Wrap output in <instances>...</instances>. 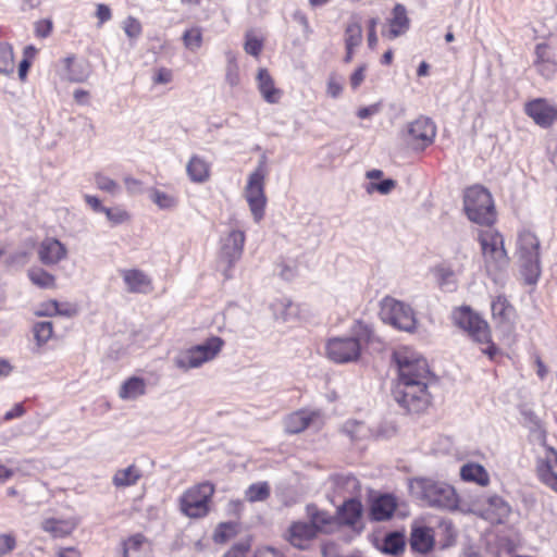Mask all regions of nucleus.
I'll use <instances>...</instances> for the list:
<instances>
[{
    "instance_id": "f257e3e1",
    "label": "nucleus",
    "mask_w": 557,
    "mask_h": 557,
    "mask_svg": "<svg viewBox=\"0 0 557 557\" xmlns=\"http://www.w3.org/2000/svg\"><path fill=\"white\" fill-rule=\"evenodd\" d=\"M398 370L395 400L407 411L420 413L430 403L428 391L430 369L426 359L409 347H400L393 354Z\"/></svg>"
},
{
    "instance_id": "f03ea898",
    "label": "nucleus",
    "mask_w": 557,
    "mask_h": 557,
    "mask_svg": "<svg viewBox=\"0 0 557 557\" xmlns=\"http://www.w3.org/2000/svg\"><path fill=\"white\" fill-rule=\"evenodd\" d=\"M375 334L372 326L357 321L349 335L332 337L326 342V356L335 363H350L359 360L364 346L373 343Z\"/></svg>"
},
{
    "instance_id": "7ed1b4c3",
    "label": "nucleus",
    "mask_w": 557,
    "mask_h": 557,
    "mask_svg": "<svg viewBox=\"0 0 557 557\" xmlns=\"http://www.w3.org/2000/svg\"><path fill=\"white\" fill-rule=\"evenodd\" d=\"M410 491L430 507L446 510H454L458 507L455 488L445 482L417 478L410 481Z\"/></svg>"
},
{
    "instance_id": "20e7f679",
    "label": "nucleus",
    "mask_w": 557,
    "mask_h": 557,
    "mask_svg": "<svg viewBox=\"0 0 557 557\" xmlns=\"http://www.w3.org/2000/svg\"><path fill=\"white\" fill-rule=\"evenodd\" d=\"M453 320L455 324L461 330L466 331L473 341L486 344L481 350L487 355L490 359H494L498 354V348L491 341V331L488 324L478 313L471 310L470 307H461L453 312Z\"/></svg>"
},
{
    "instance_id": "39448f33",
    "label": "nucleus",
    "mask_w": 557,
    "mask_h": 557,
    "mask_svg": "<svg viewBox=\"0 0 557 557\" xmlns=\"http://www.w3.org/2000/svg\"><path fill=\"white\" fill-rule=\"evenodd\" d=\"M463 207L468 219L473 223L490 226L495 222L492 195L481 186H472L465 191Z\"/></svg>"
},
{
    "instance_id": "423d86ee",
    "label": "nucleus",
    "mask_w": 557,
    "mask_h": 557,
    "mask_svg": "<svg viewBox=\"0 0 557 557\" xmlns=\"http://www.w3.org/2000/svg\"><path fill=\"white\" fill-rule=\"evenodd\" d=\"M223 346L224 341L221 337L210 336L202 343L181 351L174 358V364L183 371L200 368L206 362L215 359Z\"/></svg>"
},
{
    "instance_id": "0eeeda50",
    "label": "nucleus",
    "mask_w": 557,
    "mask_h": 557,
    "mask_svg": "<svg viewBox=\"0 0 557 557\" xmlns=\"http://www.w3.org/2000/svg\"><path fill=\"white\" fill-rule=\"evenodd\" d=\"M380 317L384 323L400 331L412 332L416 327L411 307L392 297L382 300Z\"/></svg>"
},
{
    "instance_id": "6e6552de",
    "label": "nucleus",
    "mask_w": 557,
    "mask_h": 557,
    "mask_svg": "<svg viewBox=\"0 0 557 557\" xmlns=\"http://www.w3.org/2000/svg\"><path fill=\"white\" fill-rule=\"evenodd\" d=\"M264 180V161H261L257 169L250 173L245 187V197L256 222H259L264 215V208L267 203Z\"/></svg>"
},
{
    "instance_id": "1a4fd4ad",
    "label": "nucleus",
    "mask_w": 557,
    "mask_h": 557,
    "mask_svg": "<svg viewBox=\"0 0 557 557\" xmlns=\"http://www.w3.org/2000/svg\"><path fill=\"white\" fill-rule=\"evenodd\" d=\"M214 493L211 483L205 482L189 488L181 498L182 511L190 518H200L207 515L208 503Z\"/></svg>"
},
{
    "instance_id": "9d476101",
    "label": "nucleus",
    "mask_w": 557,
    "mask_h": 557,
    "mask_svg": "<svg viewBox=\"0 0 557 557\" xmlns=\"http://www.w3.org/2000/svg\"><path fill=\"white\" fill-rule=\"evenodd\" d=\"M482 253L487 265L503 269L508 263L507 252L504 248L503 236L497 232H485L479 237Z\"/></svg>"
},
{
    "instance_id": "9b49d317",
    "label": "nucleus",
    "mask_w": 557,
    "mask_h": 557,
    "mask_svg": "<svg viewBox=\"0 0 557 557\" xmlns=\"http://www.w3.org/2000/svg\"><path fill=\"white\" fill-rule=\"evenodd\" d=\"M492 319L503 334H511L515 329L516 310L503 295L497 296L491 304Z\"/></svg>"
},
{
    "instance_id": "f8f14e48",
    "label": "nucleus",
    "mask_w": 557,
    "mask_h": 557,
    "mask_svg": "<svg viewBox=\"0 0 557 557\" xmlns=\"http://www.w3.org/2000/svg\"><path fill=\"white\" fill-rule=\"evenodd\" d=\"M221 259L225 261L228 268L224 271L225 277H231L230 269L242 258L245 234L243 231L233 230L221 240Z\"/></svg>"
},
{
    "instance_id": "ddd939ff",
    "label": "nucleus",
    "mask_w": 557,
    "mask_h": 557,
    "mask_svg": "<svg viewBox=\"0 0 557 557\" xmlns=\"http://www.w3.org/2000/svg\"><path fill=\"white\" fill-rule=\"evenodd\" d=\"M436 135V126L433 121L425 116H420L408 126V136L410 143L416 148L423 149L431 145Z\"/></svg>"
},
{
    "instance_id": "4468645a",
    "label": "nucleus",
    "mask_w": 557,
    "mask_h": 557,
    "mask_svg": "<svg viewBox=\"0 0 557 557\" xmlns=\"http://www.w3.org/2000/svg\"><path fill=\"white\" fill-rule=\"evenodd\" d=\"M38 260L52 267L67 258V248L54 237H45L37 247Z\"/></svg>"
},
{
    "instance_id": "2eb2a0df",
    "label": "nucleus",
    "mask_w": 557,
    "mask_h": 557,
    "mask_svg": "<svg viewBox=\"0 0 557 557\" xmlns=\"http://www.w3.org/2000/svg\"><path fill=\"white\" fill-rule=\"evenodd\" d=\"M525 113L542 127H548L557 120V108L542 98L528 102Z\"/></svg>"
},
{
    "instance_id": "dca6fc26",
    "label": "nucleus",
    "mask_w": 557,
    "mask_h": 557,
    "mask_svg": "<svg viewBox=\"0 0 557 557\" xmlns=\"http://www.w3.org/2000/svg\"><path fill=\"white\" fill-rule=\"evenodd\" d=\"M65 74L64 77L72 83H83L91 74V66L86 60H77L74 57H67L63 60Z\"/></svg>"
},
{
    "instance_id": "f3484780",
    "label": "nucleus",
    "mask_w": 557,
    "mask_h": 557,
    "mask_svg": "<svg viewBox=\"0 0 557 557\" xmlns=\"http://www.w3.org/2000/svg\"><path fill=\"white\" fill-rule=\"evenodd\" d=\"M397 507L394 496L389 494L380 495L371 503L370 517L374 521H385L393 517Z\"/></svg>"
},
{
    "instance_id": "a211bd4d",
    "label": "nucleus",
    "mask_w": 557,
    "mask_h": 557,
    "mask_svg": "<svg viewBox=\"0 0 557 557\" xmlns=\"http://www.w3.org/2000/svg\"><path fill=\"white\" fill-rule=\"evenodd\" d=\"M434 546L433 530L426 525H413L410 534V547L412 550L425 554Z\"/></svg>"
},
{
    "instance_id": "6ab92c4d",
    "label": "nucleus",
    "mask_w": 557,
    "mask_h": 557,
    "mask_svg": "<svg viewBox=\"0 0 557 557\" xmlns=\"http://www.w3.org/2000/svg\"><path fill=\"white\" fill-rule=\"evenodd\" d=\"M40 527L53 539H62L72 534L77 522L74 519L46 518L41 521Z\"/></svg>"
},
{
    "instance_id": "aec40b11",
    "label": "nucleus",
    "mask_w": 557,
    "mask_h": 557,
    "mask_svg": "<svg viewBox=\"0 0 557 557\" xmlns=\"http://www.w3.org/2000/svg\"><path fill=\"white\" fill-rule=\"evenodd\" d=\"M310 522H294L289 528V542L293 546L304 549L306 543L317 536Z\"/></svg>"
},
{
    "instance_id": "412c9836",
    "label": "nucleus",
    "mask_w": 557,
    "mask_h": 557,
    "mask_svg": "<svg viewBox=\"0 0 557 557\" xmlns=\"http://www.w3.org/2000/svg\"><path fill=\"white\" fill-rule=\"evenodd\" d=\"M362 515V505L357 499L346 500L337 510V519L341 524L355 527Z\"/></svg>"
},
{
    "instance_id": "4be33fe9",
    "label": "nucleus",
    "mask_w": 557,
    "mask_h": 557,
    "mask_svg": "<svg viewBox=\"0 0 557 557\" xmlns=\"http://www.w3.org/2000/svg\"><path fill=\"white\" fill-rule=\"evenodd\" d=\"M314 417L315 412L308 410L293 412L284 420L285 431L289 434L300 433L309 426Z\"/></svg>"
},
{
    "instance_id": "5701e85b",
    "label": "nucleus",
    "mask_w": 557,
    "mask_h": 557,
    "mask_svg": "<svg viewBox=\"0 0 557 557\" xmlns=\"http://www.w3.org/2000/svg\"><path fill=\"white\" fill-rule=\"evenodd\" d=\"M259 91L269 103H276L280 99V90L275 88L274 82L265 69H260L257 75Z\"/></svg>"
},
{
    "instance_id": "b1692460",
    "label": "nucleus",
    "mask_w": 557,
    "mask_h": 557,
    "mask_svg": "<svg viewBox=\"0 0 557 557\" xmlns=\"http://www.w3.org/2000/svg\"><path fill=\"white\" fill-rule=\"evenodd\" d=\"M409 28V20L407 17L406 9L401 4H396L393 10V17L389 21V29L387 37L395 39L405 34Z\"/></svg>"
},
{
    "instance_id": "393cba45",
    "label": "nucleus",
    "mask_w": 557,
    "mask_h": 557,
    "mask_svg": "<svg viewBox=\"0 0 557 557\" xmlns=\"http://www.w3.org/2000/svg\"><path fill=\"white\" fill-rule=\"evenodd\" d=\"M540 242L530 231H523L518 236L519 259L540 256Z\"/></svg>"
},
{
    "instance_id": "a878e982",
    "label": "nucleus",
    "mask_w": 557,
    "mask_h": 557,
    "mask_svg": "<svg viewBox=\"0 0 557 557\" xmlns=\"http://www.w3.org/2000/svg\"><path fill=\"white\" fill-rule=\"evenodd\" d=\"M460 476L463 481L474 482L481 486H486L490 482L487 471L479 463H466L460 469Z\"/></svg>"
},
{
    "instance_id": "bb28decb",
    "label": "nucleus",
    "mask_w": 557,
    "mask_h": 557,
    "mask_svg": "<svg viewBox=\"0 0 557 557\" xmlns=\"http://www.w3.org/2000/svg\"><path fill=\"white\" fill-rule=\"evenodd\" d=\"M29 281L37 287L44 289H53L57 287V278L40 267H32L27 271Z\"/></svg>"
},
{
    "instance_id": "cd10ccee",
    "label": "nucleus",
    "mask_w": 557,
    "mask_h": 557,
    "mask_svg": "<svg viewBox=\"0 0 557 557\" xmlns=\"http://www.w3.org/2000/svg\"><path fill=\"white\" fill-rule=\"evenodd\" d=\"M307 513L310 518V524L314 527V531L326 532L327 527L334 522L333 516H331L327 511L319 510L315 506L309 505L307 506Z\"/></svg>"
},
{
    "instance_id": "c85d7f7f",
    "label": "nucleus",
    "mask_w": 557,
    "mask_h": 557,
    "mask_svg": "<svg viewBox=\"0 0 557 557\" xmlns=\"http://www.w3.org/2000/svg\"><path fill=\"white\" fill-rule=\"evenodd\" d=\"M405 536L403 533L394 531L387 533L380 546V550L386 555L396 556L405 548Z\"/></svg>"
},
{
    "instance_id": "c756f323",
    "label": "nucleus",
    "mask_w": 557,
    "mask_h": 557,
    "mask_svg": "<svg viewBox=\"0 0 557 557\" xmlns=\"http://www.w3.org/2000/svg\"><path fill=\"white\" fill-rule=\"evenodd\" d=\"M521 274L527 284H535L541 274L540 256L519 259Z\"/></svg>"
},
{
    "instance_id": "7c9ffc66",
    "label": "nucleus",
    "mask_w": 557,
    "mask_h": 557,
    "mask_svg": "<svg viewBox=\"0 0 557 557\" xmlns=\"http://www.w3.org/2000/svg\"><path fill=\"white\" fill-rule=\"evenodd\" d=\"M188 176L194 182H205L209 177L208 163L198 156H193L186 166Z\"/></svg>"
},
{
    "instance_id": "2f4dec72",
    "label": "nucleus",
    "mask_w": 557,
    "mask_h": 557,
    "mask_svg": "<svg viewBox=\"0 0 557 557\" xmlns=\"http://www.w3.org/2000/svg\"><path fill=\"white\" fill-rule=\"evenodd\" d=\"M139 479V470L135 465L116 471L113 476V483L117 487H125L135 484Z\"/></svg>"
},
{
    "instance_id": "473e14b6",
    "label": "nucleus",
    "mask_w": 557,
    "mask_h": 557,
    "mask_svg": "<svg viewBox=\"0 0 557 557\" xmlns=\"http://www.w3.org/2000/svg\"><path fill=\"white\" fill-rule=\"evenodd\" d=\"M438 285L445 292H454L457 287L455 272L446 265H440L435 270Z\"/></svg>"
},
{
    "instance_id": "72a5a7b5",
    "label": "nucleus",
    "mask_w": 557,
    "mask_h": 557,
    "mask_svg": "<svg viewBox=\"0 0 557 557\" xmlns=\"http://www.w3.org/2000/svg\"><path fill=\"white\" fill-rule=\"evenodd\" d=\"M149 199L161 210H172L177 206L176 197L159 189H150Z\"/></svg>"
},
{
    "instance_id": "f704fd0d",
    "label": "nucleus",
    "mask_w": 557,
    "mask_h": 557,
    "mask_svg": "<svg viewBox=\"0 0 557 557\" xmlns=\"http://www.w3.org/2000/svg\"><path fill=\"white\" fill-rule=\"evenodd\" d=\"M15 62L13 49L9 44L0 42V72L9 75L14 72Z\"/></svg>"
},
{
    "instance_id": "c9c22d12",
    "label": "nucleus",
    "mask_w": 557,
    "mask_h": 557,
    "mask_svg": "<svg viewBox=\"0 0 557 557\" xmlns=\"http://www.w3.org/2000/svg\"><path fill=\"white\" fill-rule=\"evenodd\" d=\"M139 395V376L133 375L120 387L119 396L123 400H134Z\"/></svg>"
},
{
    "instance_id": "e433bc0d",
    "label": "nucleus",
    "mask_w": 557,
    "mask_h": 557,
    "mask_svg": "<svg viewBox=\"0 0 557 557\" xmlns=\"http://www.w3.org/2000/svg\"><path fill=\"white\" fill-rule=\"evenodd\" d=\"M226 73H225V81L226 83L235 87L240 83V76H239V67L236 62V57L232 51H228L226 53Z\"/></svg>"
},
{
    "instance_id": "4c0bfd02",
    "label": "nucleus",
    "mask_w": 557,
    "mask_h": 557,
    "mask_svg": "<svg viewBox=\"0 0 557 557\" xmlns=\"http://www.w3.org/2000/svg\"><path fill=\"white\" fill-rule=\"evenodd\" d=\"M245 494L250 503L263 502L270 496V487L267 482L255 483L247 488Z\"/></svg>"
},
{
    "instance_id": "58836bf2",
    "label": "nucleus",
    "mask_w": 557,
    "mask_h": 557,
    "mask_svg": "<svg viewBox=\"0 0 557 557\" xmlns=\"http://www.w3.org/2000/svg\"><path fill=\"white\" fill-rule=\"evenodd\" d=\"M362 41V27L357 22H351L345 30V47L357 48Z\"/></svg>"
},
{
    "instance_id": "ea45409f",
    "label": "nucleus",
    "mask_w": 557,
    "mask_h": 557,
    "mask_svg": "<svg viewBox=\"0 0 557 557\" xmlns=\"http://www.w3.org/2000/svg\"><path fill=\"white\" fill-rule=\"evenodd\" d=\"M183 42L186 49L190 51L198 50L202 45V33L199 27H193L183 34Z\"/></svg>"
},
{
    "instance_id": "a19ab883",
    "label": "nucleus",
    "mask_w": 557,
    "mask_h": 557,
    "mask_svg": "<svg viewBox=\"0 0 557 557\" xmlns=\"http://www.w3.org/2000/svg\"><path fill=\"white\" fill-rule=\"evenodd\" d=\"M537 474L540 480L557 493V473L553 471L552 466L547 462H542L537 467Z\"/></svg>"
},
{
    "instance_id": "79ce46f5",
    "label": "nucleus",
    "mask_w": 557,
    "mask_h": 557,
    "mask_svg": "<svg viewBox=\"0 0 557 557\" xmlns=\"http://www.w3.org/2000/svg\"><path fill=\"white\" fill-rule=\"evenodd\" d=\"M490 509L495 512L498 520L507 518L510 513V506L502 497L497 495L490 496L487 498Z\"/></svg>"
},
{
    "instance_id": "37998d69",
    "label": "nucleus",
    "mask_w": 557,
    "mask_h": 557,
    "mask_svg": "<svg viewBox=\"0 0 557 557\" xmlns=\"http://www.w3.org/2000/svg\"><path fill=\"white\" fill-rule=\"evenodd\" d=\"M53 334V326L50 321H41L34 325V336L38 345L46 344Z\"/></svg>"
},
{
    "instance_id": "c03bdc74",
    "label": "nucleus",
    "mask_w": 557,
    "mask_h": 557,
    "mask_svg": "<svg viewBox=\"0 0 557 557\" xmlns=\"http://www.w3.org/2000/svg\"><path fill=\"white\" fill-rule=\"evenodd\" d=\"M263 49L262 39L256 37L251 30L245 35L244 50L247 54L258 58Z\"/></svg>"
},
{
    "instance_id": "a18cd8bd",
    "label": "nucleus",
    "mask_w": 557,
    "mask_h": 557,
    "mask_svg": "<svg viewBox=\"0 0 557 557\" xmlns=\"http://www.w3.org/2000/svg\"><path fill=\"white\" fill-rule=\"evenodd\" d=\"M95 183L100 190L112 196L117 195L121 190L120 185L115 181L102 174H96Z\"/></svg>"
},
{
    "instance_id": "49530a36",
    "label": "nucleus",
    "mask_w": 557,
    "mask_h": 557,
    "mask_svg": "<svg viewBox=\"0 0 557 557\" xmlns=\"http://www.w3.org/2000/svg\"><path fill=\"white\" fill-rule=\"evenodd\" d=\"M396 187V181L392 178H385L379 183L371 182L367 185L366 190L368 194L377 191L381 195H388Z\"/></svg>"
},
{
    "instance_id": "de8ad7c7",
    "label": "nucleus",
    "mask_w": 557,
    "mask_h": 557,
    "mask_svg": "<svg viewBox=\"0 0 557 557\" xmlns=\"http://www.w3.org/2000/svg\"><path fill=\"white\" fill-rule=\"evenodd\" d=\"M236 532V524L232 522L221 523L213 534L215 543H225Z\"/></svg>"
},
{
    "instance_id": "09e8293b",
    "label": "nucleus",
    "mask_w": 557,
    "mask_h": 557,
    "mask_svg": "<svg viewBox=\"0 0 557 557\" xmlns=\"http://www.w3.org/2000/svg\"><path fill=\"white\" fill-rule=\"evenodd\" d=\"M103 213L112 225L123 224L129 220V214L119 207L106 208Z\"/></svg>"
},
{
    "instance_id": "8fccbe9b",
    "label": "nucleus",
    "mask_w": 557,
    "mask_h": 557,
    "mask_svg": "<svg viewBox=\"0 0 557 557\" xmlns=\"http://www.w3.org/2000/svg\"><path fill=\"white\" fill-rule=\"evenodd\" d=\"M122 275L128 292L139 290V272L137 270H123Z\"/></svg>"
},
{
    "instance_id": "3c124183",
    "label": "nucleus",
    "mask_w": 557,
    "mask_h": 557,
    "mask_svg": "<svg viewBox=\"0 0 557 557\" xmlns=\"http://www.w3.org/2000/svg\"><path fill=\"white\" fill-rule=\"evenodd\" d=\"M535 60L534 64L555 60L552 48L545 44L540 42L535 46Z\"/></svg>"
},
{
    "instance_id": "603ef678",
    "label": "nucleus",
    "mask_w": 557,
    "mask_h": 557,
    "mask_svg": "<svg viewBox=\"0 0 557 557\" xmlns=\"http://www.w3.org/2000/svg\"><path fill=\"white\" fill-rule=\"evenodd\" d=\"M123 557H139V535L131 536L123 544Z\"/></svg>"
},
{
    "instance_id": "864d4df0",
    "label": "nucleus",
    "mask_w": 557,
    "mask_h": 557,
    "mask_svg": "<svg viewBox=\"0 0 557 557\" xmlns=\"http://www.w3.org/2000/svg\"><path fill=\"white\" fill-rule=\"evenodd\" d=\"M16 547V537L12 533L0 534V557L10 554Z\"/></svg>"
},
{
    "instance_id": "5fc2aeb1",
    "label": "nucleus",
    "mask_w": 557,
    "mask_h": 557,
    "mask_svg": "<svg viewBox=\"0 0 557 557\" xmlns=\"http://www.w3.org/2000/svg\"><path fill=\"white\" fill-rule=\"evenodd\" d=\"M173 79V72L166 67H159L154 71L152 75V83L158 85H165L171 83Z\"/></svg>"
},
{
    "instance_id": "6e6d98bb",
    "label": "nucleus",
    "mask_w": 557,
    "mask_h": 557,
    "mask_svg": "<svg viewBox=\"0 0 557 557\" xmlns=\"http://www.w3.org/2000/svg\"><path fill=\"white\" fill-rule=\"evenodd\" d=\"M536 71L546 79L552 78L557 71V63L555 60L534 64Z\"/></svg>"
},
{
    "instance_id": "4d7b16f0",
    "label": "nucleus",
    "mask_w": 557,
    "mask_h": 557,
    "mask_svg": "<svg viewBox=\"0 0 557 557\" xmlns=\"http://www.w3.org/2000/svg\"><path fill=\"white\" fill-rule=\"evenodd\" d=\"M35 34L39 38H47L52 32V21L49 18L39 20L35 23Z\"/></svg>"
},
{
    "instance_id": "13d9d810",
    "label": "nucleus",
    "mask_w": 557,
    "mask_h": 557,
    "mask_svg": "<svg viewBox=\"0 0 557 557\" xmlns=\"http://www.w3.org/2000/svg\"><path fill=\"white\" fill-rule=\"evenodd\" d=\"M249 547L248 542L236 543L223 555V557H246Z\"/></svg>"
},
{
    "instance_id": "bf43d9fd",
    "label": "nucleus",
    "mask_w": 557,
    "mask_h": 557,
    "mask_svg": "<svg viewBox=\"0 0 557 557\" xmlns=\"http://www.w3.org/2000/svg\"><path fill=\"white\" fill-rule=\"evenodd\" d=\"M29 258H30L29 251L17 250L9 257L8 263L11 265H25L29 261Z\"/></svg>"
},
{
    "instance_id": "052dcab7",
    "label": "nucleus",
    "mask_w": 557,
    "mask_h": 557,
    "mask_svg": "<svg viewBox=\"0 0 557 557\" xmlns=\"http://www.w3.org/2000/svg\"><path fill=\"white\" fill-rule=\"evenodd\" d=\"M124 30L131 39H136L139 34V24L135 17H128L124 22Z\"/></svg>"
},
{
    "instance_id": "680f3d73",
    "label": "nucleus",
    "mask_w": 557,
    "mask_h": 557,
    "mask_svg": "<svg viewBox=\"0 0 557 557\" xmlns=\"http://www.w3.org/2000/svg\"><path fill=\"white\" fill-rule=\"evenodd\" d=\"M367 66L360 65L350 76V86L352 89H357L364 79V72Z\"/></svg>"
},
{
    "instance_id": "e2e57ef3",
    "label": "nucleus",
    "mask_w": 557,
    "mask_h": 557,
    "mask_svg": "<svg viewBox=\"0 0 557 557\" xmlns=\"http://www.w3.org/2000/svg\"><path fill=\"white\" fill-rule=\"evenodd\" d=\"M342 90L343 86L341 82H338L335 76H331L327 82V94L332 98H337L342 94Z\"/></svg>"
},
{
    "instance_id": "0e129e2a",
    "label": "nucleus",
    "mask_w": 557,
    "mask_h": 557,
    "mask_svg": "<svg viewBox=\"0 0 557 557\" xmlns=\"http://www.w3.org/2000/svg\"><path fill=\"white\" fill-rule=\"evenodd\" d=\"M96 16L99 20V25L109 21L112 16L110 8L107 4H102V3L98 4L97 11H96Z\"/></svg>"
},
{
    "instance_id": "69168bd1",
    "label": "nucleus",
    "mask_w": 557,
    "mask_h": 557,
    "mask_svg": "<svg viewBox=\"0 0 557 557\" xmlns=\"http://www.w3.org/2000/svg\"><path fill=\"white\" fill-rule=\"evenodd\" d=\"M49 305L52 307L53 312L60 315L72 317L75 314V309L71 307L63 308L58 301L50 300Z\"/></svg>"
},
{
    "instance_id": "338daca9",
    "label": "nucleus",
    "mask_w": 557,
    "mask_h": 557,
    "mask_svg": "<svg viewBox=\"0 0 557 557\" xmlns=\"http://www.w3.org/2000/svg\"><path fill=\"white\" fill-rule=\"evenodd\" d=\"M24 413H25V409L23 407V404L18 403V404H15L14 407L4 414L3 419L5 421H10L12 419L22 417Z\"/></svg>"
},
{
    "instance_id": "774afa93",
    "label": "nucleus",
    "mask_w": 557,
    "mask_h": 557,
    "mask_svg": "<svg viewBox=\"0 0 557 557\" xmlns=\"http://www.w3.org/2000/svg\"><path fill=\"white\" fill-rule=\"evenodd\" d=\"M74 100L76 103L82 106L89 104L90 94L84 89H76L73 94Z\"/></svg>"
}]
</instances>
